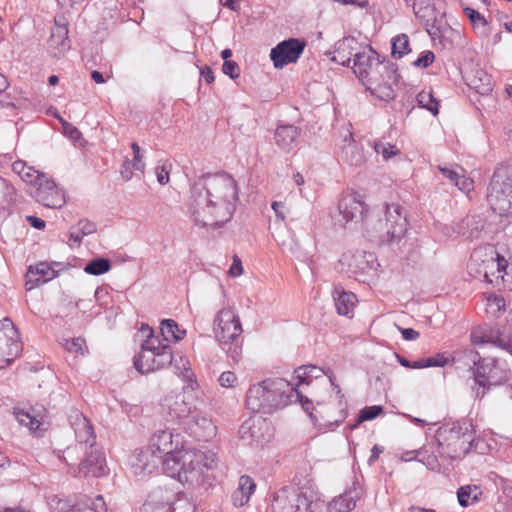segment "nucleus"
Masks as SVG:
<instances>
[{"instance_id": "nucleus-52", "label": "nucleus", "mask_w": 512, "mask_h": 512, "mask_svg": "<svg viewBox=\"0 0 512 512\" xmlns=\"http://www.w3.org/2000/svg\"><path fill=\"white\" fill-rule=\"evenodd\" d=\"M131 149L133 151V160L131 162L132 169L134 171L144 172L145 170V162H144V154L139 145L136 142L131 144Z\"/></svg>"}, {"instance_id": "nucleus-11", "label": "nucleus", "mask_w": 512, "mask_h": 512, "mask_svg": "<svg viewBox=\"0 0 512 512\" xmlns=\"http://www.w3.org/2000/svg\"><path fill=\"white\" fill-rule=\"evenodd\" d=\"M474 365L470 370L477 385L473 388L476 398L484 397L492 386L500 385L507 379V371L500 367L495 359L479 358L477 361L474 360Z\"/></svg>"}, {"instance_id": "nucleus-53", "label": "nucleus", "mask_w": 512, "mask_h": 512, "mask_svg": "<svg viewBox=\"0 0 512 512\" xmlns=\"http://www.w3.org/2000/svg\"><path fill=\"white\" fill-rule=\"evenodd\" d=\"M63 345L69 352L84 354L85 340L81 337L66 339Z\"/></svg>"}, {"instance_id": "nucleus-26", "label": "nucleus", "mask_w": 512, "mask_h": 512, "mask_svg": "<svg viewBox=\"0 0 512 512\" xmlns=\"http://www.w3.org/2000/svg\"><path fill=\"white\" fill-rule=\"evenodd\" d=\"M68 33V22L66 18L64 16H56L48 41L50 52L54 57L60 58L70 49Z\"/></svg>"}, {"instance_id": "nucleus-16", "label": "nucleus", "mask_w": 512, "mask_h": 512, "mask_svg": "<svg viewBox=\"0 0 512 512\" xmlns=\"http://www.w3.org/2000/svg\"><path fill=\"white\" fill-rule=\"evenodd\" d=\"M339 263L342 271L359 281H365L361 277L376 272V266H378L374 255L367 252H347L343 254Z\"/></svg>"}, {"instance_id": "nucleus-45", "label": "nucleus", "mask_w": 512, "mask_h": 512, "mask_svg": "<svg viewBox=\"0 0 512 512\" xmlns=\"http://www.w3.org/2000/svg\"><path fill=\"white\" fill-rule=\"evenodd\" d=\"M111 268V263L108 259L98 257L90 260L84 267V272L90 275H102L108 272Z\"/></svg>"}, {"instance_id": "nucleus-7", "label": "nucleus", "mask_w": 512, "mask_h": 512, "mask_svg": "<svg viewBox=\"0 0 512 512\" xmlns=\"http://www.w3.org/2000/svg\"><path fill=\"white\" fill-rule=\"evenodd\" d=\"M469 274L498 288L512 290V265L502 257L493 245L473 250L468 263Z\"/></svg>"}, {"instance_id": "nucleus-20", "label": "nucleus", "mask_w": 512, "mask_h": 512, "mask_svg": "<svg viewBox=\"0 0 512 512\" xmlns=\"http://www.w3.org/2000/svg\"><path fill=\"white\" fill-rule=\"evenodd\" d=\"M47 505L50 512H107L106 503L101 495H97L83 506H74L67 499H62L57 495H49Z\"/></svg>"}, {"instance_id": "nucleus-51", "label": "nucleus", "mask_w": 512, "mask_h": 512, "mask_svg": "<svg viewBox=\"0 0 512 512\" xmlns=\"http://www.w3.org/2000/svg\"><path fill=\"white\" fill-rule=\"evenodd\" d=\"M374 150L377 154L382 155L383 159L388 160L397 154H399V149L390 143H385L382 141H376L374 143Z\"/></svg>"}, {"instance_id": "nucleus-4", "label": "nucleus", "mask_w": 512, "mask_h": 512, "mask_svg": "<svg viewBox=\"0 0 512 512\" xmlns=\"http://www.w3.org/2000/svg\"><path fill=\"white\" fill-rule=\"evenodd\" d=\"M351 67L356 77L372 95L386 102L395 98L394 86L399 78L397 68L393 63L381 61L379 54L369 45H366L362 54L354 59Z\"/></svg>"}, {"instance_id": "nucleus-35", "label": "nucleus", "mask_w": 512, "mask_h": 512, "mask_svg": "<svg viewBox=\"0 0 512 512\" xmlns=\"http://www.w3.org/2000/svg\"><path fill=\"white\" fill-rule=\"evenodd\" d=\"M333 298L337 313L343 316H349L358 302L354 293L345 291L341 286L334 287Z\"/></svg>"}, {"instance_id": "nucleus-46", "label": "nucleus", "mask_w": 512, "mask_h": 512, "mask_svg": "<svg viewBox=\"0 0 512 512\" xmlns=\"http://www.w3.org/2000/svg\"><path fill=\"white\" fill-rule=\"evenodd\" d=\"M15 196L14 187L4 178L0 177V210L7 209Z\"/></svg>"}, {"instance_id": "nucleus-23", "label": "nucleus", "mask_w": 512, "mask_h": 512, "mask_svg": "<svg viewBox=\"0 0 512 512\" xmlns=\"http://www.w3.org/2000/svg\"><path fill=\"white\" fill-rule=\"evenodd\" d=\"M296 512H328L326 500L312 486L296 489Z\"/></svg>"}, {"instance_id": "nucleus-18", "label": "nucleus", "mask_w": 512, "mask_h": 512, "mask_svg": "<svg viewBox=\"0 0 512 512\" xmlns=\"http://www.w3.org/2000/svg\"><path fill=\"white\" fill-rule=\"evenodd\" d=\"M305 43L297 38H289L278 43L270 50V59L276 69H282L295 63L302 55Z\"/></svg>"}, {"instance_id": "nucleus-15", "label": "nucleus", "mask_w": 512, "mask_h": 512, "mask_svg": "<svg viewBox=\"0 0 512 512\" xmlns=\"http://www.w3.org/2000/svg\"><path fill=\"white\" fill-rule=\"evenodd\" d=\"M18 329L9 318L0 321V369L10 364L21 352Z\"/></svg>"}, {"instance_id": "nucleus-50", "label": "nucleus", "mask_w": 512, "mask_h": 512, "mask_svg": "<svg viewBox=\"0 0 512 512\" xmlns=\"http://www.w3.org/2000/svg\"><path fill=\"white\" fill-rule=\"evenodd\" d=\"M461 5L463 7L464 14L475 28H485L488 25L486 18L476 9L465 6L463 3Z\"/></svg>"}, {"instance_id": "nucleus-49", "label": "nucleus", "mask_w": 512, "mask_h": 512, "mask_svg": "<svg viewBox=\"0 0 512 512\" xmlns=\"http://www.w3.org/2000/svg\"><path fill=\"white\" fill-rule=\"evenodd\" d=\"M410 52L409 39L405 34L398 35L392 39V55L401 58Z\"/></svg>"}, {"instance_id": "nucleus-2", "label": "nucleus", "mask_w": 512, "mask_h": 512, "mask_svg": "<svg viewBox=\"0 0 512 512\" xmlns=\"http://www.w3.org/2000/svg\"><path fill=\"white\" fill-rule=\"evenodd\" d=\"M338 211L345 223L354 219L365 222L366 231L372 241L379 244H388L399 241L407 232V219L402 213L399 204L385 205L384 217L373 220L366 216V205L361 195L348 193L341 197Z\"/></svg>"}, {"instance_id": "nucleus-54", "label": "nucleus", "mask_w": 512, "mask_h": 512, "mask_svg": "<svg viewBox=\"0 0 512 512\" xmlns=\"http://www.w3.org/2000/svg\"><path fill=\"white\" fill-rule=\"evenodd\" d=\"M60 121L62 123L63 134L67 138H69L70 140H72L74 142H77L80 139H82V133L76 126L72 125L71 123H69L67 121H64L62 118H60Z\"/></svg>"}, {"instance_id": "nucleus-10", "label": "nucleus", "mask_w": 512, "mask_h": 512, "mask_svg": "<svg viewBox=\"0 0 512 512\" xmlns=\"http://www.w3.org/2000/svg\"><path fill=\"white\" fill-rule=\"evenodd\" d=\"M173 362L172 347L162 343L158 337H148L141 350L134 357V367L141 374H147L168 367Z\"/></svg>"}, {"instance_id": "nucleus-17", "label": "nucleus", "mask_w": 512, "mask_h": 512, "mask_svg": "<svg viewBox=\"0 0 512 512\" xmlns=\"http://www.w3.org/2000/svg\"><path fill=\"white\" fill-rule=\"evenodd\" d=\"M295 377L298 379V384H310L312 379H317L321 377L323 374H326L331 382V385L336 391L337 397L339 398V407H340V414L339 418L336 419L334 422H330V427H337L340 425V423L343 422V420L346 418L348 412H347V405L346 402L343 400L344 395L341 392L340 387L334 383L333 375L327 374L323 371L322 368L314 366V365H304L301 367H298L294 371Z\"/></svg>"}, {"instance_id": "nucleus-56", "label": "nucleus", "mask_w": 512, "mask_h": 512, "mask_svg": "<svg viewBox=\"0 0 512 512\" xmlns=\"http://www.w3.org/2000/svg\"><path fill=\"white\" fill-rule=\"evenodd\" d=\"M144 511L145 512H168V508L160 500V498H154L152 496V500L144 504Z\"/></svg>"}, {"instance_id": "nucleus-32", "label": "nucleus", "mask_w": 512, "mask_h": 512, "mask_svg": "<svg viewBox=\"0 0 512 512\" xmlns=\"http://www.w3.org/2000/svg\"><path fill=\"white\" fill-rule=\"evenodd\" d=\"M267 429V423L260 418L250 417L239 428V436L249 445L262 444L264 442L262 431Z\"/></svg>"}, {"instance_id": "nucleus-57", "label": "nucleus", "mask_w": 512, "mask_h": 512, "mask_svg": "<svg viewBox=\"0 0 512 512\" xmlns=\"http://www.w3.org/2000/svg\"><path fill=\"white\" fill-rule=\"evenodd\" d=\"M169 167L170 165L166 162H163L161 165L156 167V176L159 184L166 185L169 182Z\"/></svg>"}, {"instance_id": "nucleus-55", "label": "nucleus", "mask_w": 512, "mask_h": 512, "mask_svg": "<svg viewBox=\"0 0 512 512\" xmlns=\"http://www.w3.org/2000/svg\"><path fill=\"white\" fill-rule=\"evenodd\" d=\"M222 71L231 79H236L240 75V68L235 61L226 60L222 65Z\"/></svg>"}, {"instance_id": "nucleus-12", "label": "nucleus", "mask_w": 512, "mask_h": 512, "mask_svg": "<svg viewBox=\"0 0 512 512\" xmlns=\"http://www.w3.org/2000/svg\"><path fill=\"white\" fill-rule=\"evenodd\" d=\"M200 402L190 392L169 394L161 402L162 413L168 421L183 427Z\"/></svg>"}, {"instance_id": "nucleus-39", "label": "nucleus", "mask_w": 512, "mask_h": 512, "mask_svg": "<svg viewBox=\"0 0 512 512\" xmlns=\"http://www.w3.org/2000/svg\"><path fill=\"white\" fill-rule=\"evenodd\" d=\"M483 497L482 489L477 485H464L457 491L458 503L462 507H468L480 502Z\"/></svg>"}, {"instance_id": "nucleus-28", "label": "nucleus", "mask_w": 512, "mask_h": 512, "mask_svg": "<svg viewBox=\"0 0 512 512\" xmlns=\"http://www.w3.org/2000/svg\"><path fill=\"white\" fill-rule=\"evenodd\" d=\"M69 422L74 430L76 440L82 446L92 447L95 444V433L89 419L79 411H73L69 415Z\"/></svg>"}, {"instance_id": "nucleus-31", "label": "nucleus", "mask_w": 512, "mask_h": 512, "mask_svg": "<svg viewBox=\"0 0 512 512\" xmlns=\"http://www.w3.org/2000/svg\"><path fill=\"white\" fill-rule=\"evenodd\" d=\"M438 171L453 183L460 191L470 193L474 189V181L465 175V170L458 165H438Z\"/></svg>"}, {"instance_id": "nucleus-58", "label": "nucleus", "mask_w": 512, "mask_h": 512, "mask_svg": "<svg viewBox=\"0 0 512 512\" xmlns=\"http://www.w3.org/2000/svg\"><path fill=\"white\" fill-rule=\"evenodd\" d=\"M434 53L432 51H424L414 62L415 67L426 68L430 66L434 61Z\"/></svg>"}, {"instance_id": "nucleus-25", "label": "nucleus", "mask_w": 512, "mask_h": 512, "mask_svg": "<svg viewBox=\"0 0 512 512\" xmlns=\"http://www.w3.org/2000/svg\"><path fill=\"white\" fill-rule=\"evenodd\" d=\"M355 37L347 36L335 44V51L332 60L342 66L350 67L354 59L358 58L364 51V47Z\"/></svg>"}, {"instance_id": "nucleus-22", "label": "nucleus", "mask_w": 512, "mask_h": 512, "mask_svg": "<svg viewBox=\"0 0 512 512\" xmlns=\"http://www.w3.org/2000/svg\"><path fill=\"white\" fill-rule=\"evenodd\" d=\"M339 148L341 159L351 166H360L365 162L362 147L354 140L350 125L340 129Z\"/></svg>"}, {"instance_id": "nucleus-1", "label": "nucleus", "mask_w": 512, "mask_h": 512, "mask_svg": "<svg viewBox=\"0 0 512 512\" xmlns=\"http://www.w3.org/2000/svg\"><path fill=\"white\" fill-rule=\"evenodd\" d=\"M191 215L196 225L219 228L229 222L236 210L238 188L234 178L225 173L200 176L191 188Z\"/></svg>"}, {"instance_id": "nucleus-8", "label": "nucleus", "mask_w": 512, "mask_h": 512, "mask_svg": "<svg viewBox=\"0 0 512 512\" xmlns=\"http://www.w3.org/2000/svg\"><path fill=\"white\" fill-rule=\"evenodd\" d=\"M242 324L236 310L232 307L222 308L214 317L213 333L221 349L234 362L242 354Z\"/></svg>"}, {"instance_id": "nucleus-13", "label": "nucleus", "mask_w": 512, "mask_h": 512, "mask_svg": "<svg viewBox=\"0 0 512 512\" xmlns=\"http://www.w3.org/2000/svg\"><path fill=\"white\" fill-rule=\"evenodd\" d=\"M471 343L475 347L491 344L512 355V326L491 327L480 326L471 332Z\"/></svg>"}, {"instance_id": "nucleus-64", "label": "nucleus", "mask_w": 512, "mask_h": 512, "mask_svg": "<svg viewBox=\"0 0 512 512\" xmlns=\"http://www.w3.org/2000/svg\"><path fill=\"white\" fill-rule=\"evenodd\" d=\"M132 166H131V162L130 160L126 159V161L124 162L122 168H121V176L126 180H130L131 177H132Z\"/></svg>"}, {"instance_id": "nucleus-29", "label": "nucleus", "mask_w": 512, "mask_h": 512, "mask_svg": "<svg viewBox=\"0 0 512 512\" xmlns=\"http://www.w3.org/2000/svg\"><path fill=\"white\" fill-rule=\"evenodd\" d=\"M85 459L78 466V473L84 476L100 477L106 474V460L103 452L97 447H89Z\"/></svg>"}, {"instance_id": "nucleus-14", "label": "nucleus", "mask_w": 512, "mask_h": 512, "mask_svg": "<svg viewBox=\"0 0 512 512\" xmlns=\"http://www.w3.org/2000/svg\"><path fill=\"white\" fill-rule=\"evenodd\" d=\"M183 429L199 441H209L217 434V426L202 401L194 408Z\"/></svg>"}, {"instance_id": "nucleus-19", "label": "nucleus", "mask_w": 512, "mask_h": 512, "mask_svg": "<svg viewBox=\"0 0 512 512\" xmlns=\"http://www.w3.org/2000/svg\"><path fill=\"white\" fill-rule=\"evenodd\" d=\"M130 466L136 476L150 475L162 467V459L147 445L134 451Z\"/></svg>"}, {"instance_id": "nucleus-60", "label": "nucleus", "mask_w": 512, "mask_h": 512, "mask_svg": "<svg viewBox=\"0 0 512 512\" xmlns=\"http://www.w3.org/2000/svg\"><path fill=\"white\" fill-rule=\"evenodd\" d=\"M236 381H237V376L232 371H225L219 377V384L225 388L234 387Z\"/></svg>"}, {"instance_id": "nucleus-30", "label": "nucleus", "mask_w": 512, "mask_h": 512, "mask_svg": "<svg viewBox=\"0 0 512 512\" xmlns=\"http://www.w3.org/2000/svg\"><path fill=\"white\" fill-rule=\"evenodd\" d=\"M59 263L40 262L35 266H29L26 273V285L28 289H33L39 285L45 284L58 276L55 266Z\"/></svg>"}, {"instance_id": "nucleus-42", "label": "nucleus", "mask_w": 512, "mask_h": 512, "mask_svg": "<svg viewBox=\"0 0 512 512\" xmlns=\"http://www.w3.org/2000/svg\"><path fill=\"white\" fill-rule=\"evenodd\" d=\"M174 369L175 374L182 377L183 380L188 382H193L195 378V374L191 369L190 361L187 357L181 354L173 353V362L169 364Z\"/></svg>"}, {"instance_id": "nucleus-48", "label": "nucleus", "mask_w": 512, "mask_h": 512, "mask_svg": "<svg viewBox=\"0 0 512 512\" xmlns=\"http://www.w3.org/2000/svg\"><path fill=\"white\" fill-rule=\"evenodd\" d=\"M417 103L421 108L430 111L434 116L439 113L438 102L435 100L431 91H421L416 97Z\"/></svg>"}, {"instance_id": "nucleus-3", "label": "nucleus", "mask_w": 512, "mask_h": 512, "mask_svg": "<svg viewBox=\"0 0 512 512\" xmlns=\"http://www.w3.org/2000/svg\"><path fill=\"white\" fill-rule=\"evenodd\" d=\"M475 441V429L467 418L442 424L434 440L416 451V459L428 469L440 470V460L449 461L465 456Z\"/></svg>"}, {"instance_id": "nucleus-38", "label": "nucleus", "mask_w": 512, "mask_h": 512, "mask_svg": "<svg viewBox=\"0 0 512 512\" xmlns=\"http://www.w3.org/2000/svg\"><path fill=\"white\" fill-rule=\"evenodd\" d=\"M43 409L30 407L29 409H17L14 414L20 425L27 427L30 431L39 430L43 423Z\"/></svg>"}, {"instance_id": "nucleus-9", "label": "nucleus", "mask_w": 512, "mask_h": 512, "mask_svg": "<svg viewBox=\"0 0 512 512\" xmlns=\"http://www.w3.org/2000/svg\"><path fill=\"white\" fill-rule=\"evenodd\" d=\"M490 208L500 216L512 214V162L494 171L487 189Z\"/></svg>"}, {"instance_id": "nucleus-59", "label": "nucleus", "mask_w": 512, "mask_h": 512, "mask_svg": "<svg viewBox=\"0 0 512 512\" xmlns=\"http://www.w3.org/2000/svg\"><path fill=\"white\" fill-rule=\"evenodd\" d=\"M425 359L428 367H444L449 362V358L443 353H438Z\"/></svg>"}, {"instance_id": "nucleus-6", "label": "nucleus", "mask_w": 512, "mask_h": 512, "mask_svg": "<svg viewBox=\"0 0 512 512\" xmlns=\"http://www.w3.org/2000/svg\"><path fill=\"white\" fill-rule=\"evenodd\" d=\"M301 393L283 378L265 379L247 391L246 405L253 412L269 414L298 400Z\"/></svg>"}, {"instance_id": "nucleus-44", "label": "nucleus", "mask_w": 512, "mask_h": 512, "mask_svg": "<svg viewBox=\"0 0 512 512\" xmlns=\"http://www.w3.org/2000/svg\"><path fill=\"white\" fill-rule=\"evenodd\" d=\"M160 332L165 341H179L186 335V331L180 329L176 321L172 319H165L161 322Z\"/></svg>"}, {"instance_id": "nucleus-41", "label": "nucleus", "mask_w": 512, "mask_h": 512, "mask_svg": "<svg viewBox=\"0 0 512 512\" xmlns=\"http://www.w3.org/2000/svg\"><path fill=\"white\" fill-rule=\"evenodd\" d=\"M469 81L470 86L479 94L486 95L493 89L492 77L482 69L475 70Z\"/></svg>"}, {"instance_id": "nucleus-24", "label": "nucleus", "mask_w": 512, "mask_h": 512, "mask_svg": "<svg viewBox=\"0 0 512 512\" xmlns=\"http://www.w3.org/2000/svg\"><path fill=\"white\" fill-rule=\"evenodd\" d=\"M182 442L180 434L173 433L170 429H159L149 438L148 446L163 459L177 449Z\"/></svg>"}, {"instance_id": "nucleus-33", "label": "nucleus", "mask_w": 512, "mask_h": 512, "mask_svg": "<svg viewBox=\"0 0 512 512\" xmlns=\"http://www.w3.org/2000/svg\"><path fill=\"white\" fill-rule=\"evenodd\" d=\"M413 11L415 16L424 23L430 35H436V8L432 0H414Z\"/></svg>"}, {"instance_id": "nucleus-36", "label": "nucleus", "mask_w": 512, "mask_h": 512, "mask_svg": "<svg viewBox=\"0 0 512 512\" xmlns=\"http://www.w3.org/2000/svg\"><path fill=\"white\" fill-rule=\"evenodd\" d=\"M296 489L283 487L276 492L272 501L273 512H296L295 506Z\"/></svg>"}, {"instance_id": "nucleus-37", "label": "nucleus", "mask_w": 512, "mask_h": 512, "mask_svg": "<svg viewBox=\"0 0 512 512\" xmlns=\"http://www.w3.org/2000/svg\"><path fill=\"white\" fill-rule=\"evenodd\" d=\"M256 484L248 475H242L238 481V488L232 494V502L235 507H243L255 492Z\"/></svg>"}, {"instance_id": "nucleus-62", "label": "nucleus", "mask_w": 512, "mask_h": 512, "mask_svg": "<svg viewBox=\"0 0 512 512\" xmlns=\"http://www.w3.org/2000/svg\"><path fill=\"white\" fill-rule=\"evenodd\" d=\"M402 337L407 341H413L419 338L420 334L412 328H401Z\"/></svg>"}, {"instance_id": "nucleus-61", "label": "nucleus", "mask_w": 512, "mask_h": 512, "mask_svg": "<svg viewBox=\"0 0 512 512\" xmlns=\"http://www.w3.org/2000/svg\"><path fill=\"white\" fill-rule=\"evenodd\" d=\"M77 229L82 233V235L88 236L93 234L97 228L93 222L87 219H82L77 223Z\"/></svg>"}, {"instance_id": "nucleus-21", "label": "nucleus", "mask_w": 512, "mask_h": 512, "mask_svg": "<svg viewBox=\"0 0 512 512\" xmlns=\"http://www.w3.org/2000/svg\"><path fill=\"white\" fill-rule=\"evenodd\" d=\"M35 189L31 192L37 202L48 208H61L65 203L63 193L58 189L55 182L43 175V180L37 181Z\"/></svg>"}, {"instance_id": "nucleus-63", "label": "nucleus", "mask_w": 512, "mask_h": 512, "mask_svg": "<svg viewBox=\"0 0 512 512\" xmlns=\"http://www.w3.org/2000/svg\"><path fill=\"white\" fill-rule=\"evenodd\" d=\"M26 221L35 229L41 230L45 228V221L32 215L26 216Z\"/></svg>"}, {"instance_id": "nucleus-34", "label": "nucleus", "mask_w": 512, "mask_h": 512, "mask_svg": "<svg viewBox=\"0 0 512 512\" xmlns=\"http://www.w3.org/2000/svg\"><path fill=\"white\" fill-rule=\"evenodd\" d=\"M300 129L294 125H279L275 130V143L285 152L292 151L297 146Z\"/></svg>"}, {"instance_id": "nucleus-40", "label": "nucleus", "mask_w": 512, "mask_h": 512, "mask_svg": "<svg viewBox=\"0 0 512 512\" xmlns=\"http://www.w3.org/2000/svg\"><path fill=\"white\" fill-rule=\"evenodd\" d=\"M12 170L17 174L24 182L35 185L37 181L43 180V173L35 170L33 167L28 166L25 161L17 160L12 164Z\"/></svg>"}, {"instance_id": "nucleus-27", "label": "nucleus", "mask_w": 512, "mask_h": 512, "mask_svg": "<svg viewBox=\"0 0 512 512\" xmlns=\"http://www.w3.org/2000/svg\"><path fill=\"white\" fill-rule=\"evenodd\" d=\"M154 498L160 500L168 508V512H195V504L183 492H175L170 489H158L153 492Z\"/></svg>"}, {"instance_id": "nucleus-47", "label": "nucleus", "mask_w": 512, "mask_h": 512, "mask_svg": "<svg viewBox=\"0 0 512 512\" xmlns=\"http://www.w3.org/2000/svg\"><path fill=\"white\" fill-rule=\"evenodd\" d=\"M383 412V407L380 405H372L364 407L360 410L356 422L350 425V428L356 429L361 423L375 419Z\"/></svg>"}, {"instance_id": "nucleus-43", "label": "nucleus", "mask_w": 512, "mask_h": 512, "mask_svg": "<svg viewBox=\"0 0 512 512\" xmlns=\"http://www.w3.org/2000/svg\"><path fill=\"white\" fill-rule=\"evenodd\" d=\"M356 505V496L352 491L345 492L327 503L328 512H350Z\"/></svg>"}, {"instance_id": "nucleus-5", "label": "nucleus", "mask_w": 512, "mask_h": 512, "mask_svg": "<svg viewBox=\"0 0 512 512\" xmlns=\"http://www.w3.org/2000/svg\"><path fill=\"white\" fill-rule=\"evenodd\" d=\"M214 464L213 453L186 448L182 442L177 449L162 459V471L180 483L193 487L204 482L205 470L212 469Z\"/></svg>"}]
</instances>
